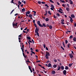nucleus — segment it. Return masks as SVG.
Masks as SVG:
<instances>
[{
    "instance_id": "27",
    "label": "nucleus",
    "mask_w": 76,
    "mask_h": 76,
    "mask_svg": "<svg viewBox=\"0 0 76 76\" xmlns=\"http://www.w3.org/2000/svg\"><path fill=\"white\" fill-rule=\"evenodd\" d=\"M18 4H19V5H20V4H22V2H20V1H19Z\"/></svg>"
},
{
    "instance_id": "32",
    "label": "nucleus",
    "mask_w": 76,
    "mask_h": 76,
    "mask_svg": "<svg viewBox=\"0 0 76 76\" xmlns=\"http://www.w3.org/2000/svg\"><path fill=\"white\" fill-rule=\"evenodd\" d=\"M51 7L52 8H53L54 9V5H53V4H51Z\"/></svg>"
},
{
    "instance_id": "55",
    "label": "nucleus",
    "mask_w": 76,
    "mask_h": 76,
    "mask_svg": "<svg viewBox=\"0 0 76 76\" xmlns=\"http://www.w3.org/2000/svg\"><path fill=\"white\" fill-rule=\"evenodd\" d=\"M28 41L29 42H31V43H32V42L31 41L29 40H28Z\"/></svg>"
},
{
    "instance_id": "13",
    "label": "nucleus",
    "mask_w": 76,
    "mask_h": 76,
    "mask_svg": "<svg viewBox=\"0 0 76 76\" xmlns=\"http://www.w3.org/2000/svg\"><path fill=\"white\" fill-rule=\"evenodd\" d=\"M66 10L68 12H69V10H70V8H69V7H66Z\"/></svg>"
},
{
    "instance_id": "11",
    "label": "nucleus",
    "mask_w": 76,
    "mask_h": 76,
    "mask_svg": "<svg viewBox=\"0 0 76 76\" xmlns=\"http://www.w3.org/2000/svg\"><path fill=\"white\" fill-rule=\"evenodd\" d=\"M55 73H56V71L54 70L52 71V74L53 75H54Z\"/></svg>"
},
{
    "instance_id": "26",
    "label": "nucleus",
    "mask_w": 76,
    "mask_h": 76,
    "mask_svg": "<svg viewBox=\"0 0 76 76\" xmlns=\"http://www.w3.org/2000/svg\"><path fill=\"white\" fill-rule=\"evenodd\" d=\"M61 24H62V25H64V23L63 22L62 20H61Z\"/></svg>"
},
{
    "instance_id": "20",
    "label": "nucleus",
    "mask_w": 76,
    "mask_h": 76,
    "mask_svg": "<svg viewBox=\"0 0 76 76\" xmlns=\"http://www.w3.org/2000/svg\"><path fill=\"white\" fill-rule=\"evenodd\" d=\"M73 63H72L71 64H69V67H71L72 65H73Z\"/></svg>"
},
{
    "instance_id": "62",
    "label": "nucleus",
    "mask_w": 76,
    "mask_h": 76,
    "mask_svg": "<svg viewBox=\"0 0 76 76\" xmlns=\"http://www.w3.org/2000/svg\"><path fill=\"white\" fill-rule=\"evenodd\" d=\"M53 17H54V18H55V19H56V16H55V15H53Z\"/></svg>"
},
{
    "instance_id": "53",
    "label": "nucleus",
    "mask_w": 76,
    "mask_h": 76,
    "mask_svg": "<svg viewBox=\"0 0 76 76\" xmlns=\"http://www.w3.org/2000/svg\"><path fill=\"white\" fill-rule=\"evenodd\" d=\"M41 3H42V4H45V2L43 1H42V2Z\"/></svg>"
},
{
    "instance_id": "50",
    "label": "nucleus",
    "mask_w": 76,
    "mask_h": 76,
    "mask_svg": "<svg viewBox=\"0 0 76 76\" xmlns=\"http://www.w3.org/2000/svg\"><path fill=\"white\" fill-rule=\"evenodd\" d=\"M13 1H14V0H12L11 1V2H10V3H13L14 2H13Z\"/></svg>"
},
{
    "instance_id": "39",
    "label": "nucleus",
    "mask_w": 76,
    "mask_h": 76,
    "mask_svg": "<svg viewBox=\"0 0 76 76\" xmlns=\"http://www.w3.org/2000/svg\"><path fill=\"white\" fill-rule=\"evenodd\" d=\"M14 10H12L11 12L10 13V15H11V14H12V13H13V11Z\"/></svg>"
},
{
    "instance_id": "30",
    "label": "nucleus",
    "mask_w": 76,
    "mask_h": 76,
    "mask_svg": "<svg viewBox=\"0 0 76 76\" xmlns=\"http://www.w3.org/2000/svg\"><path fill=\"white\" fill-rule=\"evenodd\" d=\"M45 12V14H44V15L46 16V15H47L48 12L47 10H46Z\"/></svg>"
},
{
    "instance_id": "21",
    "label": "nucleus",
    "mask_w": 76,
    "mask_h": 76,
    "mask_svg": "<svg viewBox=\"0 0 76 76\" xmlns=\"http://www.w3.org/2000/svg\"><path fill=\"white\" fill-rule=\"evenodd\" d=\"M70 46H71V45L70 44H69L68 45V48H70Z\"/></svg>"
},
{
    "instance_id": "34",
    "label": "nucleus",
    "mask_w": 76,
    "mask_h": 76,
    "mask_svg": "<svg viewBox=\"0 0 76 76\" xmlns=\"http://www.w3.org/2000/svg\"><path fill=\"white\" fill-rule=\"evenodd\" d=\"M34 26H35V27H36V28H37V24H36L35 23H34Z\"/></svg>"
},
{
    "instance_id": "56",
    "label": "nucleus",
    "mask_w": 76,
    "mask_h": 76,
    "mask_svg": "<svg viewBox=\"0 0 76 76\" xmlns=\"http://www.w3.org/2000/svg\"><path fill=\"white\" fill-rule=\"evenodd\" d=\"M54 62H55V63H56V62H57V60L54 59Z\"/></svg>"
},
{
    "instance_id": "12",
    "label": "nucleus",
    "mask_w": 76,
    "mask_h": 76,
    "mask_svg": "<svg viewBox=\"0 0 76 76\" xmlns=\"http://www.w3.org/2000/svg\"><path fill=\"white\" fill-rule=\"evenodd\" d=\"M51 64H50V63H49L48 64V67H51Z\"/></svg>"
},
{
    "instance_id": "3",
    "label": "nucleus",
    "mask_w": 76,
    "mask_h": 76,
    "mask_svg": "<svg viewBox=\"0 0 76 76\" xmlns=\"http://www.w3.org/2000/svg\"><path fill=\"white\" fill-rule=\"evenodd\" d=\"M37 23L38 25H39V26H40V27H41V26H42V24H41V23H40V21H38L37 22Z\"/></svg>"
},
{
    "instance_id": "7",
    "label": "nucleus",
    "mask_w": 76,
    "mask_h": 76,
    "mask_svg": "<svg viewBox=\"0 0 76 76\" xmlns=\"http://www.w3.org/2000/svg\"><path fill=\"white\" fill-rule=\"evenodd\" d=\"M40 27H46V25H45V23H43L42 24V26H40Z\"/></svg>"
},
{
    "instance_id": "15",
    "label": "nucleus",
    "mask_w": 76,
    "mask_h": 76,
    "mask_svg": "<svg viewBox=\"0 0 76 76\" xmlns=\"http://www.w3.org/2000/svg\"><path fill=\"white\" fill-rule=\"evenodd\" d=\"M73 41H74V42H76V38L75 37H74L73 39Z\"/></svg>"
},
{
    "instance_id": "16",
    "label": "nucleus",
    "mask_w": 76,
    "mask_h": 76,
    "mask_svg": "<svg viewBox=\"0 0 76 76\" xmlns=\"http://www.w3.org/2000/svg\"><path fill=\"white\" fill-rule=\"evenodd\" d=\"M25 8H23V9H22V12H25Z\"/></svg>"
},
{
    "instance_id": "4",
    "label": "nucleus",
    "mask_w": 76,
    "mask_h": 76,
    "mask_svg": "<svg viewBox=\"0 0 76 76\" xmlns=\"http://www.w3.org/2000/svg\"><path fill=\"white\" fill-rule=\"evenodd\" d=\"M36 29L35 30V32H38V31H39V28H37V27L36 28Z\"/></svg>"
},
{
    "instance_id": "29",
    "label": "nucleus",
    "mask_w": 76,
    "mask_h": 76,
    "mask_svg": "<svg viewBox=\"0 0 76 76\" xmlns=\"http://www.w3.org/2000/svg\"><path fill=\"white\" fill-rule=\"evenodd\" d=\"M45 20L46 22H48L49 20V19L48 18H46L45 19Z\"/></svg>"
},
{
    "instance_id": "35",
    "label": "nucleus",
    "mask_w": 76,
    "mask_h": 76,
    "mask_svg": "<svg viewBox=\"0 0 76 76\" xmlns=\"http://www.w3.org/2000/svg\"><path fill=\"white\" fill-rule=\"evenodd\" d=\"M49 1L51 3H54V1H53V0H49Z\"/></svg>"
},
{
    "instance_id": "18",
    "label": "nucleus",
    "mask_w": 76,
    "mask_h": 76,
    "mask_svg": "<svg viewBox=\"0 0 76 76\" xmlns=\"http://www.w3.org/2000/svg\"><path fill=\"white\" fill-rule=\"evenodd\" d=\"M30 12L28 11L27 12H26V13L27 14H28V15H29L30 14Z\"/></svg>"
},
{
    "instance_id": "49",
    "label": "nucleus",
    "mask_w": 76,
    "mask_h": 76,
    "mask_svg": "<svg viewBox=\"0 0 76 76\" xmlns=\"http://www.w3.org/2000/svg\"><path fill=\"white\" fill-rule=\"evenodd\" d=\"M50 9L51 10H54L53 9H54V8H50Z\"/></svg>"
},
{
    "instance_id": "52",
    "label": "nucleus",
    "mask_w": 76,
    "mask_h": 76,
    "mask_svg": "<svg viewBox=\"0 0 76 76\" xmlns=\"http://www.w3.org/2000/svg\"><path fill=\"white\" fill-rule=\"evenodd\" d=\"M59 10H61V11L63 12V10H62V9L61 8H59Z\"/></svg>"
},
{
    "instance_id": "17",
    "label": "nucleus",
    "mask_w": 76,
    "mask_h": 76,
    "mask_svg": "<svg viewBox=\"0 0 76 76\" xmlns=\"http://www.w3.org/2000/svg\"><path fill=\"white\" fill-rule=\"evenodd\" d=\"M49 28L50 29H51L53 28V27L51 25H50L49 26Z\"/></svg>"
},
{
    "instance_id": "46",
    "label": "nucleus",
    "mask_w": 76,
    "mask_h": 76,
    "mask_svg": "<svg viewBox=\"0 0 76 76\" xmlns=\"http://www.w3.org/2000/svg\"><path fill=\"white\" fill-rule=\"evenodd\" d=\"M61 48H62V50H64V48H63V47H62V46H61Z\"/></svg>"
},
{
    "instance_id": "22",
    "label": "nucleus",
    "mask_w": 76,
    "mask_h": 76,
    "mask_svg": "<svg viewBox=\"0 0 76 76\" xmlns=\"http://www.w3.org/2000/svg\"><path fill=\"white\" fill-rule=\"evenodd\" d=\"M61 68L62 70H64V66H61Z\"/></svg>"
},
{
    "instance_id": "54",
    "label": "nucleus",
    "mask_w": 76,
    "mask_h": 76,
    "mask_svg": "<svg viewBox=\"0 0 76 76\" xmlns=\"http://www.w3.org/2000/svg\"><path fill=\"white\" fill-rule=\"evenodd\" d=\"M35 33H36V34H37V35L39 34V33L38 32H35Z\"/></svg>"
},
{
    "instance_id": "38",
    "label": "nucleus",
    "mask_w": 76,
    "mask_h": 76,
    "mask_svg": "<svg viewBox=\"0 0 76 76\" xmlns=\"http://www.w3.org/2000/svg\"><path fill=\"white\" fill-rule=\"evenodd\" d=\"M73 46H74V48H75V47H76V44H73Z\"/></svg>"
},
{
    "instance_id": "23",
    "label": "nucleus",
    "mask_w": 76,
    "mask_h": 76,
    "mask_svg": "<svg viewBox=\"0 0 76 76\" xmlns=\"http://www.w3.org/2000/svg\"><path fill=\"white\" fill-rule=\"evenodd\" d=\"M29 18H31V17H32V15L31 14H29L28 15Z\"/></svg>"
},
{
    "instance_id": "41",
    "label": "nucleus",
    "mask_w": 76,
    "mask_h": 76,
    "mask_svg": "<svg viewBox=\"0 0 76 76\" xmlns=\"http://www.w3.org/2000/svg\"><path fill=\"white\" fill-rule=\"evenodd\" d=\"M65 41L66 44H67V42H68V41L67 40H65Z\"/></svg>"
},
{
    "instance_id": "60",
    "label": "nucleus",
    "mask_w": 76,
    "mask_h": 76,
    "mask_svg": "<svg viewBox=\"0 0 76 76\" xmlns=\"http://www.w3.org/2000/svg\"><path fill=\"white\" fill-rule=\"evenodd\" d=\"M46 50H48V49L47 47H46Z\"/></svg>"
},
{
    "instance_id": "40",
    "label": "nucleus",
    "mask_w": 76,
    "mask_h": 76,
    "mask_svg": "<svg viewBox=\"0 0 76 76\" xmlns=\"http://www.w3.org/2000/svg\"><path fill=\"white\" fill-rule=\"evenodd\" d=\"M48 13L50 15H51V13H50V11H48Z\"/></svg>"
},
{
    "instance_id": "59",
    "label": "nucleus",
    "mask_w": 76,
    "mask_h": 76,
    "mask_svg": "<svg viewBox=\"0 0 76 76\" xmlns=\"http://www.w3.org/2000/svg\"><path fill=\"white\" fill-rule=\"evenodd\" d=\"M30 50H31V51H34V49H32V48H30Z\"/></svg>"
},
{
    "instance_id": "10",
    "label": "nucleus",
    "mask_w": 76,
    "mask_h": 76,
    "mask_svg": "<svg viewBox=\"0 0 76 76\" xmlns=\"http://www.w3.org/2000/svg\"><path fill=\"white\" fill-rule=\"evenodd\" d=\"M69 1L70 2V4H73V1H72L71 0H69Z\"/></svg>"
},
{
    "instance_id": "45",
    "label": "nucleus",
    "mask_w": 76,
    "mask_h": 76,
    "mask_svg": "<svg viewBox=\"0 0 76 76\" xmlns=\"http://www.w3.org/2000/svg\"><path fill=\"white\" fill-rule=\"evenodd\" d=\"M28 68L29 70L31 69V66H28Z\"/></svg>"
},
{
    "instance_id": "51",
    "label": "nucleus",
    "mask_w": 76,
    "mask_h": 76,
    "mask_svg": "<svg viewBox=\"0 0 76 76\" xmlns=\"http://www.w3.org/2000/svg\"><path fill=\"white\" fill-rule=\"evenodd\" d=\"M24 45H22V48H23V50H24Z\"/></svg>"
},
{
    "instance_id": "28",
    "label": "nucleus",
    "mask_w": 76,
    "mask_h": 76,
    "mask_svg": "<svg viewBox=\"0 0 76 76\" xmlns=\"http://www.w3.org/2000/svg\"><path fill=\"white\" fill-rule=\"evenodd\" d=\"M70 21L71 22V23H72L73 22V19L72 18H71L70 20Z\"/></svg>"
},
{
    "instance_id": "25",
    "label": "nucleus",
    "mask_w": 76,
    "mask_h": 76,
    "mask_svg": "<svg viewBox=\"0 0 76 76\" xmlns=\"http://www.w3.org/2000/svg\"><path fill=\"white\" fill-rule=\"evenodd\" d=\"M65 70H68L69 69V67H68L67 66H65Z\"/></svg>"
},
{
    "instance_id": "43",
    "label": "nucleus",
    "mask_w": 76,
    "mask_h": 76,
    "mask_svg": "<svg viewBox=\"0 0 76 76\" xmlns=\"http://www.w3.org/2000/svg\"><path fill=\"white\" fill-rule=\"evenodd\" d=\"M56 15L57 16H58V17H59V16H60V14H59V13L57 14Z\"/></svg>"
},
{
    "instance_id": "8",
    "label": "nucleus",
    "mask_w": 76,
    "mask_h": 76,
    "mask_svg": "<svg viewBox=\"0 0 76 76\" xmlns=\"http://www.w3.org/2000/svg\"><path fill=\"white\" fill-rule=\"evenodd\" d=\"M67 72V71H66V70H64L63 71V73L64 75H66V73Z\"/></svg>"
},
{
    "instance_id": "24",
    "label": "nucleus",
    "mask_w": 76,
    "mask_h": 76,
    "mask_svg": "<svg viewBox=\"0 0 76 76\" xmlns=\"http://www.w3.org/2000/svg\"><path fill=\"white\" fill-rule=\"evenodd\" d=\"M61 68V67L59 66H58V68L57 69V70H60V69Z\"/></svg>"
},
{
    "instance_id": "14",
    "label": "nucleus",
    "mask_w": 76,
    "mask_h": 76,
    "mask_svg": "<svg viewBox=\"0 0 76 76\" xmlns=\"http://www.w3.org/2000/svg\"><path fill=\"white\" fill-rule=\"evenodd\" d=\"M57 65H56V64H54L53 66L54 68H56V67H57Z\"/></svg>"
},
{
    "instance_id": "19",
    "label": "nucleus",
    "mask_w": 76,
    "mask_h": 76,
    "mask_svg": "<svg viewBox=\"0 0 76 76\" xmlns=\"http://www.w3.org/2000/svg\"><path fill=\"white\" fill-rule=\"evenodd\" d=\"M27 38L28 40H31V37H27Z\"/></svg>"
},
{
    "instance_id": "37",
    "label": "nucleus",
    "mask_w": 76,
    "mask_h": 76,
    "mask_svg": "<svg viewBox=\"0 0 76 76\" xmlns=\"http://www.w3.org/2000/svg\"><path fill=\"white\" fill-rule=\"evenodd\" d=\"M58 12H59L60 13H63V12L61 11V10H58Z\"/></svg>"
},
{
    "instance_id": "64",
    "label": "nucleus",
    "mask_w": 76,
    "mask_h": 76,
    "mask_svg": "<svg viewBox=\"0 0 76 76\" xmlns=\"http://www.w3.org/2000/svg\"><path fill=\"white\" fill-rule=\"evenodd\" d=\"M49 62H50V61H48L46 62V63H49Z\"/></svg>"
},
{
    "instance_id": "6",
    "label": "nucleus",
    "mask_w": 76,
    "mask_h": 76,
    "mask_svg": "<svg viewBox=\"0 0 76 76\" xmlns=\"http://www.w3.org/2000/svg\"><path fill=\"white\" fill-rule=\"evenodd\" d=\"M69 55L71 58H72L73 57V55H72V54L69 53Z\"/></svg>"
},
{
    "instance_id": "58",
    "label": "nucleus",
    "mask_w": 76,
    "mask_h": 76,
    "mask_svg": "<svg viewBox=\"0 0 76 76\" xmlns=\"http://www.w3.org/2000/svg\"><path fill=\"white\" fill-rule=\"evenodd\" d=\"M38 62H41V61H40V60H39L36 61V63H38Z\"/></svg>"
},
{
    "instance_id": "31",
    "label": "nucleus",
    "mask_w": 76,
    "mask_h": 76,
    "mask_svg": "<svg viewBox=\"0 0 76 76\" xmlns=\"http://www.w3.org/2000/svg\"><path fill=\"white\" fill-rule=\"evenodd\" d=\"M60 1L61 2H62V3H65V1H62V0H60Z\"/></svg>"
},
{
    "instance_id": "61",
    "label": "nucleus",
    "mask_w": 76,
    "mask_h": 76,
    "mask_svg": "<svg viewBox=\"0 0 76 76\" xmlns=\"http://www.w3.org/2000/svg\"><path fill=\"white\" fill-rule=\"evenodd\" d=\"M57 4L58 6H59V5H60V3L58 2H57Z\"/></svg>"
},
{
    "instance_id": "1",
    "label": "nucleus",
    "mask_w": 76,
    "mask_h": 76,
    "mask_svg": "<svg viewBox=\"0 0 76 76\" xmlns=\"http://www.w3.org/2000/svg\"><path fill=\"white\" fill-rule=\"evenodd\" d=\"M46 54H45V57L46 59H48V56H50V54L48 52H46Z\"/></svg>"
},
{
    "instance_id": "44",
    "label": "nucleus",
    "mask_w": 76,
    "mask_h": 76,
    "mask_svg": "<svg viewBox=\"0 0 76 76\" xmlns=\"http://www.w3.org/2000/svg\"><path fill=\"white\" fill-rule=\"evenodd\" d=\"M43 47H44V48H45L46 46L45 45V44H44V45L43 44Z\"/></svg>"
},
{
    "instance_id": "42",
    "label": "nucleus",
    "mask_w": 76,
    "mask_h": 76,
    "mask_svg": "<svg viewBox=\"0 0 76 76\" xmlns=\"http://www.w3.org/2000/svg\"><path fill=\"white\" fill-rule=\"evenodd\" d=\"M45 6H46V7H49V6H48V5L47 4H45Z\"/></svg>"
},
{
    "instance_id": "9",
    "label": "nucleus",
    "mask_w": 76,
    "mask_h": 76,
    "mask_svg": "<svg viewBox=\"0 0 76 76\" xmlns=\"http://www.w3.org/2000/svg\"><path fill=\"white\" fill-rule=\"evenodd\" d=\"M71 16L72 18H75V16L73 14L71 15Z\"/></svg>"
},
{
    "instance_id": "33",
    "label": "nucleus",
    "mask_w": 76,
    "mask_h": 76,
    "mask_svg": "<svg viewBox=\"0 0 76 76\" xmlns=\"http://www.w3.org/2000/svg\"><path fill=\"white\" fill-rule=\"evenodd\" d=\"M72 38H73V36H72V35H71L69 37V39H72Z\"/></svg>"
},
{
    "instance_id": "57",
    "label": "nucleus",
    "mask_w": 76,
    "mask_h": 76,
    "mask_svg": "<svg viewBox=\"0 0 76 76\" xmlns=\"http://www.w3.org/2000/svg\"><path fill=\"white\" fill-rule=\"evenodd\" d=\"M33 23H35V20H33Z\"/></svg>"
},
{
    "instance_id": "36",
    "label": "nucleus",
    "mask_w": 76,
    "mask_h": 76,
    "mask_svg": "<svg viewBox=\"0 0 76 76\" xmlns=\"http://www.w3.org/2000/svg\"><path fill=\"white\" fill-rule=\"evenodd\" d=\"M38 3L39 4L41 3V1H38Z\"/></svg>"
},
{
    "instance_id": "5",
    "label": "nucleus",
    "mask_w": 76,
    "mask_h": 76,
    "mask_svg": "<svg viewBox=\"0 0 76 76\" xmlns=\"http://www.w3.org/2000/svg\"><path fill=\"white\" fill-rule=\"evenodd\" d=\"M17 24H18V23H16L15 24V23H13L12 24L13 26H17V28H18V26H17Z\"/></svg>"
},
{
    "instance_id": "48",
    "label": "nucleus",
    "mask_w": 76,
    "mask_h": 76,
    "mask_svg": "<svg viewBox=\"0 0 76 76\" xmlns=\"http://www.w3.org/2000/svg\"><path fill=\"white\" fill-rule=\"evenodd\" d=\"M66 5H67V6L68 7H70V6H69V4H67Z\"/></svg>"
},
{
    "instance_id": "63",
    "label": "nucleus",
    "mask_w": 76,
    "mask_h": 76,
    "mask_svg": "<svg viewBox=\"0 0 76 76\" xmlns=\"http://www.w3.org/2000/svg\"><path fill=\"white\" fill-rule=\"evenodd\" d=\"M18 15V13H16V14H15L14 15H15V16H17V15Z\"/></svg>"
},
{
    "instance_id": "47",
    "label": "nucleus",
    "mask_w": 76,
    "mask_h": 76,
    "mask_svg": "<svg viewBox=\"0 0 76 76\" xmlns=\"http://www.w3.org/2000/svg\"><path fill=\"white\" fill-rule=\"evenodd\" d=\"M62 6L63 7H65V5H64V4H63L62 5Z\"/></svg>"
},
{
    "instance_id": "2",
    "label": "nucleus",
    "mask_w": 76,
    "mask_h": 76,
    "mask_svg": "<svg viewBox=\"0 0 76 76\" xmlns=\"http://www.w3.org/2000/svg\"><path fill=\"white\" fill-rule=\"evenodd\" d=\"M21 49L22 50V51L23 52V57H25V58H26V57H27V56L25 55V54L24 53H23V50L22 48L21 47Z\"/></svg>"
}]
</instances>
